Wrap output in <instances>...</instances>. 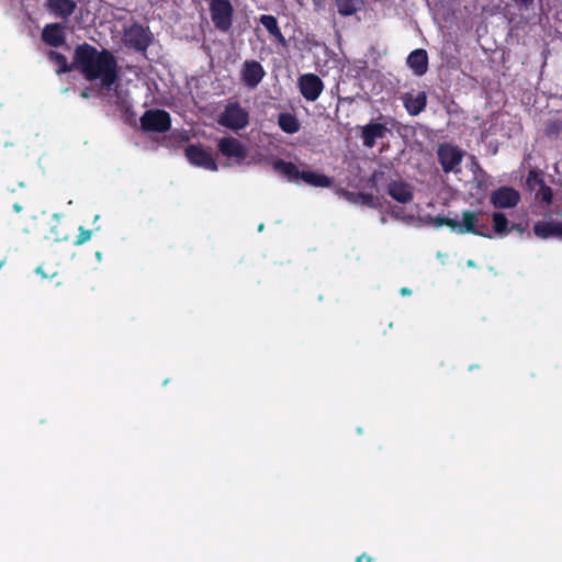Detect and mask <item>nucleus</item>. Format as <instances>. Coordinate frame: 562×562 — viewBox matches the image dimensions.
<instances>
[{
	"instance_id": "f257e3e1",
	"label": "nucleus",
	"mask_w": 562,
	"mask_h": 562,
	"mask_svg": "<svg viewBox=\"0 0 562 562\" xmlns=\"http://www.w3.org/2000/svg\"><path fill=\"white\" fill-rule=\"evenodd\" d=\"M74 65L87 79L98 81L103 88L110 89L116 80V61L108 52H98L90 45H81L76 49Z\"/></svg>"
},
{
	"instance_id": "f03ea898",
	"label": "nucleus",
	"mask_w": 562,
	"mask_h": 562,
	"mask_svg": "<svg viewBox=\"0 0 562 562\" xmlns=\"http://www.w3.org/2000/svg\"><path fill=\"white\" fill-rule=\"evenodd\" d=\"M480 212L464 211L461 215V220L449 218L445 216H436L430 218V223L436 227L449 226L451 232L457 234L472 233L475 235L491 237L490 234H485L480 226Z\"/></svg>"
},
{
	"instance_id": "7ed1b4c3",
	"label": "nucleus",
	"mask_w": 562,
	"mask_h": 562,
	"mask_svg": "<svg viewBox=\"0 0 562 562\" xmlns=\"http://www.w3.org/2000/svg\"><path fill=\"white\" fill-rule=\"evenodd\" d=\"M218 151L226 158L227 165H250L254 160L248 159V148L235 137H222L217 143Z\"/></svg>"
},
{
	"instance_id": "20e7f679",
	"label": "nucleus",
	"mask_w": 562,
	"mask_h": 562,
	"mask_svg": "<svg viewBox=\"0 0 562 562\" xmlns=\"http://www.w3.org/2000/svg\"><path fill=\"white\" fill-rule=\"evenodd\" d=\"M217 122L222 126L238 131L248 125L249 113L238 103H229L218 116Z\"/></svg>"
},
{
	"instance_id": "39448f33",
	"label": "nucleus",
	"mask_w": 562,
	"mask_h": 562,
	"mask_svg": "<svg viewBox=\"0 0 562 562\" xmlns=\"http://www.w3.org/2000/svg\"><path fill=\"white\" fill-rule=\"evenodd\" d=\"M186 157L190 164L210 171L218 169L212 154L201 145H191L186 148Z\"/></svg>"
},
{
	"instance_id": "423d86ee",
	"label": "nucleus",
	"mask_w": 562,
	"mask_h": 562,
	"mask_svg": "<svg viewBox=\"0 0 562 562\" xmlns=\"http://www.w3.org/2000/svg\"><path fill=\"white\" fill-rule=\"evenodd\" d=\"M140 124L145 131L166 132L170 127V116L162 110H149L142 116Z\"/></svg>"
},
{
	"instance_id": "0eeeda50",
	"label": "nucleus",
	"mask_w": 562,
	"mask_h": 562,
	"mask_svg": "<svg viewBox=\"0 0 562 562\" xmlns=\"http://www.w3.org/2000/svg\"><path fill=\"white\" fill-rule=\"evenodd\" d=\"M463 155L464 153L461 149L450 144L440 145L438 148L439 161L446 172H457Z\"/></svg>"
},
{
	"instance_id": "6e6552de",
	"label": "nucleus",
	"mask_w": 562,
	"mask_h": 562,
	"mask_svg": "<svg viewBox=\"0 0 562 562\" xmlns=\"http://www.w3.org/2000/svg\"><path fill=\"white\" fill-rule=\"evenodd\" d=\"M211 13L214 24L221 30H227L232 24L233 8L228 0H212Z\"/></svg>"
},
{
	"instance_id": "1a4fd4ad",
	"label": "nucleus",
	"mask_w": 562,
	"mask_h": 562,
	"mask_svg": "<svg viewBox=\"0 0 562 562\" xmlns=\"http://www.w3.org/2000/svg\"><path fill=\"white\" fill-rule=\"evenodd\" d=\"M520 201V194L513 188L502 187L491 194V202L498 209L515 207Z\"/></svg>"
},
{
	"instance_id": "9d476101",
	"label": "nucleus",
	"mask_w": 562,
	"mask_h": 562,
	"mask_svg": "<svg viewBox=\"0 0 562 562\" xmlns=\"http://www.w3.org/2000/svg\"><path fill=\"white\" fill-rule=\"evenodd\" d=\"M300 91L308 101H315L323 91L322 80L313 74H305L299 79Z\"/></svg>"
},
{
	"instance_id": "9b49d317",
	"label": "nucleus",
	"mask_w": 562,
	"mask_h": 562,
	"mask_svg": "<svg viewBox=\"0 0 562 562\" xmlns=\"http://www.w3.org/2000/svg\"><path fill=\"white\" fill-rule=\"evenodd\" d=\"M266 71L263 67L256 60H246L241 67V79L243 82L250 89L256 88L262 78L265 77Z\"/></svg>"
},
{
	"instance_id": "f8f14e48",
	"label": "nucleus",
	"mask_w": 562,
	"mask_h": 562,
	"mask_svg": "<svg viewBox=\"0 0 562 562\" xmlns=\"http://www.w3.org/2000/svg\"><path fill=\"white\" fill-rule=\"evenodd\" d=\"M361 132L362 143L366 147H373L378 139L384 138L387 133L385 124L380 122H371L359 127Z\"/></svg>"
},
{
	"instance_id": "ddd939ff",
	"label": "nucleus",
	"mask_w": 562,
	"mask_h": 562,
	"mask_svg": "<svg viewBox=\"0 0 562 562\" xmlns=\"http://www.w3.org/2000/svg\"><path fill=\"white\" fill-rule=\"evenodd\" d=\"M533 233L537 237L559 238L562 239V222L560 221H541L533 225Z\"/></svg>"
},
{
	"instance_id": "4468645a",
	"label": "nucleus",
	"mask_w": 562,
	"mask_h": 562,
	"mask_svg": "<svg viewBox=\"0 0 562 562\" xmlns=\"http://www.w3.org/2000/svg\"><path fill=\"white\" fill-rule=\"evenodd\" d=\"M404 105L411 115H417L424 111L427 103V95L424 91H411L403 97Z\"/></svg>"
},
{
	"instance_id": "2eb2a0df",
	"label": "nucleus",
	"mask_w": 562,
	"mask_h": 562,
	"mask_svg": "<svg viewBox=\"0 0 562 562\" xmlns=\"http://www.w3.org/2000/svg\"><path fill=\"white\" fill-rule=\"evenodd\" d=\"M148 42V35L142 26L134 25L125 33V43L138 50L145 49Z\"/></svg>"
},
{
	"instance_id": "dca6fc26",
	"label": "nucleus",
	"mask_w": 562,
	"mask_h": 562,
	"mask_svg": "<svg viewBox=\"0 0 562 562\" xmlns=\"http://www.w3.org/2000/svg\"><path fill=\"white\" fill-rule=\"evenodd\" d=\"M406 63L415 75H424L428 68V56L426 50L420 48L413 50L408 55Z\"/></svg>"
},
{
	"instance_id": "f3484780",
	"label": "nucleus",
	"mask_w": 562,
	"mask_h": 562,
	"mask_svg": "<svg viewBox=\"0 0 562 562\" xmlns=\"http://www.w3.org/2000/svg\"><path fill=\"white\" fill-rule=\"evenodd\" d=\"M387 192L400 203H408L413 200L412 187L403 181H394L390 183Z\"/></svg>"
},
{
	"instance_id": "a211bd4d",
	"label": "nucleus",
	"mask_w": 562,
	"mask_h": 562,
	"mask_svg": "<svg viewBox=\"0 0 562 562\" xmlns=\"http://www.w3.org/2000/svg\"><path fill=\"white\" fill-rule=\"evenodd\" d=\"M273 169L283 176L288 181L299 182L301 171L296 165L282 159L276 160L272 164Z\"/></svg>"
},
{
	"instance_id": "6ab92c4d",
	"label": "nucleus",
	"mask_w": 562,
	"mask_h": 562,
	"mask_svg": "<svg viewBox=\"0 0 562 562\" xmlns=\"http://www.w3.org/2000/svg\"><path fill=\"white\" fill-rule=\"evenodd\" d=\"M300 181L316 188H328L333 183V180L329 177L308 169L301 171Z\"/></svg>"
},
{
	"instance_id": "aec40b11",
	"label": "nucleus",
	"mask_w": 562,
	"mask_h": 562,
	"mask_svg": "<svg viewBox=\"0 0 562 562\" xmlns=\"http://www.w3.org/2000/svg\"><path fill=\"white\" fill-rule=\"evenodd\" d=\"M43 40L52 46L61 45L65 40L61 26L58 24L47 25L43 31Z\"/></svg>"
},
{
	"instance_id": "412c9836",
	"label": "nucleus",
	"mask_w": 562,
	"mask_h": 562,
	"mask_svg": "<svg viewBox=\"0 0 562 562\" xmlns=\"http://www.w3.org/2000/svg\"><path fill=\"white\" fill-rule=\"evenodd\" d=\"M278 124L288 134H294L300 130L299 120L291 113H281L278 116Z\"/></svg>"
},
{
	"instance_id": "4be33fe9",
	"label": "nucleus",
	"mask_w": 562,
	"mask_h": 562,
	"mask_svg": "<svg viewBox=\"0 0 562 562\" xmlns=\"http://www.w3.org/2000/svg\"><path fill=\"white\" fill-rule=\"evenodd\" d=\"M49 9L57 15L66 16L74 12L75 2L72 0H49Z\"/></svg>"
},
{
	"instance_id": "5701e85b",
	"label": "nucleus",
	"mask_w": 562,
	"mask_h": 562,
	"mask_svg": "<svg viewBox=\"0 0 562 562\" xmlns=\"http://www.w3.org/2000/svg\"><path fill=\"white\" fill-rule=\"evenodd\" d=\"M260 23L266 27V30L276 37L278 41L283 42L284 37L280 31L278 25V21L273 15L263 14L260 16Z\"/></svg>"
},
{
	"instance_id": "b1692460",
	"label": "nucleus",
	"mask_w": 562,
	"mask_h": 562,
	"mask_svg": "<svg viewBox=\"0 0 562 562\" xmlns=\"http://www.w3.org/2000/svg\"><path fill=\"white\" fill-rule=\"evenodd\" d=\"M494 232L498 236H505L509 233L508 221L501 212H495L492 215Z\"/></svg>"
},
{
	"instance_id": "393cba45",
	"label": "nucleus",
	"mask_w": 562,
	"mask_h": 562,
	"mask_svg": "<svg viewBox=\"0 0 562 562\" xmlns=\"http://www.w3.org/2000/svg\"><path fill=\"white\" fill-rule=\"evenodd\" d=\"M339 14L351 15L357 11V0H335Z\"/></svg>"
},
{
	"instance_id": "a878e982",
	"label": "nucleus",
	"mask_w": 562,
	"mask_h": 562,
	"mask_svg": "<svg viewBox=\"0 0 562 562\" xmlns=\"http://www.w3.org/2000/svg\"><path fill=\"white\" fill-rule=\"evenodd\" d=\"M48 56H49V59L56 64L57 72H65L71 68L67 63V58L65 56H63L61 54H59L57 52H50Z\"/></svg>"
},
{
	"instance_id": "bb28decb",
	"label": "nucleus",
	"mask_w": 562,
	"mask_h": 562,
	"mask_svg": "<svg viewBox=\"0 0 562 562\" xmlns=\"http://www.w3.org/2000/svg\"><path fill=\"white\" fill-rule=\"evenodd\" d=\"M91 236H92L91 231L85 229L82 226H80L79 235L75 241V245L80 246V245L87 243L88 240H90Z\"/></svg>"
},
{
	"instance_id": "cd10ccee",
	"label": "nucleus",
	"mask_w": 562,
	"mask_h": 562,
	"mask_svg": "<svg viewBox=\"0 0 562 562\" xmlns=\"http://www.w3.org/2000/svg\"><path fill=\"white\" fill-rule=\"evenodd\" d=\"M360 200H361V203L367 204L371 207L378 206L376 200L373 196L361 195Z\"/></svg>"
},
{
	"instance_id": "c85d7f7f",
	"label": "nucleus",
	"mask_w": 562,
	"mask_h": 562,
	"mask_svg": "<svg viewBox=\"0 0 562 562\" xmlns=\"http://www.w3.org/2000/svg\"><path fill=\"white\" fill-rule=\"evenodd\" d=\"M325 0H313V4L316 10H322L324 8Z\"/></svg>"
},
{
	"instance_id": "c756f323",
	"label": "nucleus",
	"mask_w": 562,
	"mask_h": 562,
	"mask_svg": "<svg viewBox=\"0 0 562 562\" xmlns=\"http://www.w3.org/2000/svg\"><path fill=\"white\" fill-rule=\"evenodd\" d=\"M542 198L543 200H546L547 202L550 201L551 199V193H550V190H544L543 193H542Z\"/></svg>"
},
{
	"instance_id": "7c9ffc66",
	"label": "nucleus",
	"mask_w": 562,
	"mask_h": 562,
	"mask_svg": "<svg viewBox=\"0 0 562 562\" xmlns=\"http://www.w3.org/2000/svg\"><path fill=\"white\" fill-rule=\"evenodd\" d=\"M555 171L562 175V159L555 164Z\"/></svg>"
},
{
	"instance_id": "2f4dec72",
	"label": "nucleus",
	"mask_w": 562,
	"mask_h": 562,
	"mask_svg": "<svg viewBox=\"0 0 562 562\" xmlns=\"http://www.w3.org/2000/svg\"><path fill=\"white\" fill-rule=\"evenodd\" d=\"M393 212H394V214H395V216H396L397 218H402V220H404V218H405V216H404V215H402V210H400V209H398V210H394Z\"/></svg>"
},
{
	"instance_id": "473e14b6",
	"label": "nucleus",
	"mask_w": 562,
	"mask_h": 562,
	"mask_svg": "<svg viewBox=\"0 0 562 562\" xmlns=\"http://www.w3.org/2000/svg\"><path fill=\"white\" fill-rule=\"evenodd\" d=\"M363 559H366V560H367V562H370V561H371V559H370L369 557H367V555L362 554V555H360V557H358V558H357V562H363Z\"/></svg>"
},
{
	"instance_id": "72a5a7b5",
	"label": "nucleus",
	"mask_w": 562,
	"mask_h": 562,
	"mask_svg": "<svg viewBox=\"0 0 562 562\" xmlns=\"http://www.w3.org/2000/svg\"><path fill=\"white\" fill-rule=\"evenodd\" d=\"M36 273L41 274L43 278L47 277L42 267L36 268Z\"/></svg>"
},
{
	"instance_id": "f704fd0d",
	"label": "nucleus",
	"mask_w": 562,
	"mask_h": 562,
	"mask_svg": "<svg viewBox=\"0 0 562 562\" xmlns=\"http://www.w3.org/2000/svg\"><path fill=\"white\" fill-rule=\"evenodd\" d=\"M13 210L15 212H21L22 211V206L19 203H15V204H13Z\"/></svg>"
},
{
	"instance_id": "c9c22d12",
	"label": "nucleus",
	"mask_w": 562,
	"mask_h": 562,
	"mask_svg": "<svg viewBox=\"0 0 562 562\" xmlns=\"http://www.w3.org/2000/svg\"><path fill=\"white\" fill-rule=\"evenodd\" d=\"M401 293H402L403 295H407V294H409V293H411V291H409L408 289H406V288H403V289L401 290Z\"/></svg>"
},
{
	"instance_id": "e433bc0d",
	"label": "nucleus",
	"mask_w": 562,
	"mask_h": 562,
	"mask_svg": "<svg viewBox=\"0 0 562 562\" xmlns=\"http://www.w3.org/2000/svg\"><path fill=\"white\" fill-rule=\"evenodd\" d=\"M95 258L98 259V261H101L102 260V254L100 251H97L95 252Z\"/></svg>"
},
{
	"instance_id": "4c0bfd02",
	"label": "nucleus",
	"mask_w": 562,
	"mask_h": 562,
	"mask_svg": "<svg viewBox=\"0 0 562 562\" xmlns=\"http://www.w3.org/2000/svg\"><path fill=\"white\" fill-rule=\"evenodd\" d=\"M468 266L473 267V266H474L473 261H472V260H470V261L468 262Z\"/></svg>"
},
{
	"instance_id": "58836bf2",
	"label": "nucleus",
	"mask_w": 562,
	"mask_h": 562,
	"mask_svg": "<svg viewBox=\"0 0 562 562\" xmlns=\"http://www.w3.org/2000/svg\"><path fill=\"white\" fill-rule=\"evenodd\" d=\"M3 263H4V261H0V269L2 268Z\"/></svg>"
}]
</instances>
